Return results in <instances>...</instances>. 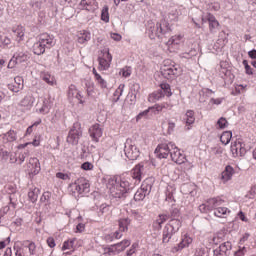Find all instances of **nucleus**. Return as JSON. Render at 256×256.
Listing matches in <instances>:
<instances>
[{"label": "nucleus", "instance_id": "38", "mask_svg": "<svg viewBox=\"0 0 256 256\" xmlns=\"http://www.w3.org/2000/svg\"><path fill=\"white\" fill-rule=\"evenodd\" d=\"M41 79L45 81L47 85H50V86L57 85V81L55 80V77L49 73H43L41 75Z\"/></svg>", "mask_w": 256, "mask_h": 256}, {"label": "nucleus", "instance_id": "32", "mask_svg": "<svg viewBox=\"0 0 256 256\" xmlns=\"http://www.w3.org/2000/svg\"><path fill=\"white\" fill-rule=\"evenodd\" d=\"M14 37L18 43H21L25 39V27L18 25L12 29Z\"/></svg>", "mask_w": 256, "mask_h": 256}, {"label": "nucleus", "instance_id": "34", "mask_svg": "<svg viewBox=\"0 0 256 256\" xmlns=\"http://www.w3.org/2000/svg\"><path fill=\"white\" fill-rule=\"evenodd\" d=\"M45 48L44 45L38 40L36 43L33 44L32 46V51L34 55H43L45 53Z\"/></svg>", "mask_w": 256, "mask_h": 256}, {"label": "nucleus", "instance_id": "14", "mask_svg": "<svg viewBox=\"0 0 256 256\" xmlns=\"http://www.w3.org/2000/svg\"><path fill=\"white\" fill-rule=\"evenodd\" d=\"M169 145L172 147L170 151L172 161H174V163H177L178 165H183V163H185V161L187 160V158L185 157V153H183L181 149L173 145V143H169Z\"/></svg>", "mask_w": 256, "mask_h": 256}, {"label": "nucleus", "instance_id": "27", "mask_svg": "<svg viewBox=\"0 0 256 256\" xmlns=\"http://www.w3.org/2000/svg\"><path fill=\"white\" fill-rule=\"evenodd\" d=\"M231 215V210L227 207H214V216L220 219H227Z\"/></svg>", "mask_w": 256, "mask_h": 256}, {"label": "nucleus", "instance_id": "1", "mask_svg": "<svg viewBox=\"0 0 256 256\" xmlns=\"http://www.w3.org/2000/svg\"><path fill=\"white\" fill-rule=\"evenodd\" d=\"M166 45L170 53H175L179 51L183 45V52L180 54V57L182 59H192L193 57H195V55H197V50L193 48V43L185 42V36L181 34L170 37L169 40L166 42Z\"/></svg>", "mask_w": 256, "mask_h": 256}, {"label": "nucleus", "instance_id": "8", "mask_svg": "<svg viewBox=\"0 0 256 256\" xmlns=\"http://www.w3.org/2000/svg\"><path fill=\"white\" fill-rule=\"evenodd\" d=\"M169 23H167V21L163 20L159 23H157L153 29L149 30V37L150 39H155L156 37H158V39H161V37H163V35H165L166 33H169Z\"/></svg>", "mask_w": 256, "mask_h": 256}, {"label": "nucleus", "instance_id": "58", "mask_svg": "<svg viewBox=\"0 0 256 256\" xmlns=\"http://www.w3.org/2000/svg\"><path fill=\"white\" fill-rule=\"evenodd\" d=\"M183 164L185 171H191V169L195 167V165H193V162H190L189 160H184Z\"/></svg>", "mask_w": 256, "mask_h": 256}, {"label": "nucleus", "instance_id": "20", "mask_svg": "<svg viewBox=\"0 0 256 256\" xmlns=\"http://www.w3.org/2000/svg\"><path fill=\"white\" fill-rule=\"evenodd\" d=\"M143 169L144 166L142 164H138L131 170V177L134 181L132 185H134V187H137V185L141 183L143 179Z\"/></svg>", "mask_w": 256, "mask_h": 256}, {"label": "nucleus", "instance_id": "63", "mask_svg": "<svg viewBox=\"0 0 256 256\" xmlns=\"http://www.w3.org/2000/svg\"><path fill=\"white\" fill-rule=\"evenodd\" d=\"M245 253H247V249L245 247H242L235 252L234 256H245Z\"/></svg>", "mask_w": 256, "mask_h": 256}, {"label": "nucleus", "instance_id": "64", "mask_svg": "<svg viewBox=\"0 0 256 256\" xmlns=\"http://www.w3.org/2000/svg\"><path fill=\"white\" fill-rule=\"evenodd\" d=\"M15 256H25V248L18 247L16 249Z\"/></svg>", "mask_w": 256, "mask_h": 256}, {"label": "nucleus", "instance_id": "52", "mask_svg": "<svg viewBox=\"0 0 256 256\" xmlns=\"http://www.w3.org/2000/svg\"><path fill=\"white\" fill-rule=\"evenodd\" d=\"M246 197H248V199H255V197H256V185L251 186V188L248 191Z\"/></svg>", "mask_w": 256, "mask_h": 256}, {"label": "nucleus", "instance_id": "19", "mask_svg": "<svg viewBox=\"0 0 256 256\" xmlns=\"http://www.w3.org/2000/svg\"><path fill=\"white\" fill-rule=\"evenodd\" d=\"M68 98L69 99H77V101L80 103V105H83L85 103L83 92L79 89H77V86L75 84H71L68 88Z\"/></svg>", "mask_w": 256, "mask_h": 256}, {"label": "nucleus", "instance_id": "12", "mask_svg": "<svg viewBox=\"0 0 256 256\" xmlns=\"http://www.w3.org/2000/svg\"><path fill=\"white\" fill-rule=\"evenodd\" d=\"M102 53V56L98 58V69L99 71H107V69L111 67V61H113V56L109 52V49L103 50Z\"/></svg>", "mask_w": 256, "mask_h": 256}, {"label": "nucleus", "instance_id": "25", "mask_svg": "<svg viewBox=\"0 0 256 256\" xmlns=\"http://www.w3.org/2000/svg\"><path fill=\"white\" fill-rule=\"evenodd\" d=\"M231 249V242H224L218 247V249L214 250V256H227L231 252Z\"/></svg>", "mask_w": 256, "mask_h": 256}, {"label": "nucleus", "instance_id": "39", "mask_svg": "<svg viewBox=\"0 0 256 256\" xmlns=\"http://www.w3.org/2000/svg\"><path fill=\"white\" fill-rule=\"evenodd\" d=\"M232 137H233V133L231 131H225L220 136V141L223 145H229Z\"/></svg>", "mask_w": 256, "mask_h": 256}, {"label": "nucleus", "instance_id": "23", "mask_svg": "<svg viewBox=\"0 0 256 256\" xmlns=\"http://www.w3.org/2000/svg\"><path fill=\"white\" fill-rule=\"evenodd\" d=\"M38 41H40L46 49H51V47H55V36H53L52 34L42 33L39 35Z\"/></svg>", "mask_w": 256, "mask_h": 256}, {"label": "nucleus", "instance_id": "43", "mask_svg": "<svg viewBox=\"0 0 256 256\" xmlns=\"http://www.w3.org/2000/svg\"><path fill=\"white\" fill-rule=\"evenodd\" d=\"M101 19L104 23H109V6H104L102 8Z\"/></svg>", "mask_w": 256, "mask_h": 256}, {"label": "nucleus", "instance_id": "17", "mask_svg": "<svg viewBox=\"0 0 256 256\" xmlns=\"http://www.w3.org/2000/svg\"><path fill=\"white\" fill-rule=\"evenodd\" d=\"M51 107H53V99L51 96L44 98L42 104L37 103L36 112L40 113V115H47L51 111Z\"/></svg>", "mask_w": 256, "mask_h": 256}, {"label": "nucleus", "instance_id": "60", "mask_svg": "<svg viewBox=\"0 0 256 256\" xmlns=\"http://www.w3.org/2000/svg\"><path fill=\"white\" fill-rule=\"evenodd\" d=\"M194 256H209L205 248H198Z\"/></svg>", "mask_w": 256, "mask_h": 256}, {"label": "nucleus", "instance_id": "7", "mask_svg": "<svg viewBox=\"0 0 256 256\" xmlns=\"http://www.w3.org/2000/svg\"><path fill=\"white\" fill-rule=\"evenodd\" d=\"M153 188V180L151 178H146L141 187L134 194V201H143L147 195L151 193V189Z\"/></svg>", "mask_w": 256, "mask_h": 256}, {"label": "nucleus", "instance_id": "51", "mask_svg": "<svg viewBox=\"0 0 256 256\" xmlns=\"http://www.w3.org/2000/svg\"><path fill=\"white\" fill-rule=\"evenodd\" d=\"M28 251L30 255H37V246L34 242H29Z\"/></svg>", "mask_w": 256, "mask_h": 256}, {"label": "nucleus", "instance_id": "45", "mask_svg": "<svg viewBox=\"0 0 256 256\" xmlns=\"http://www.w3.org/2000/svg\"><path fill=\"white\" fill-rule=\"evenodd\" d=\"M15 59H16V63L21 64V63H25V61H27V59L29 58L25 53L21 52L18 53L16 55H14Z\"/></svg>", "mask_w": 256, "mask_h": 256}, {"label": "nucleus", "instance_id": "21", "mask_svg": "<svg viewBox=\"0 0 256 256\" xmlns=\"http://www.w3.org/2000/svg\"><path fill=\"white\" fill-rule=\"evenodd\" d=\"M88 133L92 141H94L95 143H99V139L103 137V128H101V124L96 123L89 128Z\"/></svg>", "mask_w": 256, "mask_h": 256}, {"label": "nucleus", "instance_id": "53", "mask_svg": "<svg viewBox=\"0 0 256 256\" xmlns=\"http://www.w3.org/2000/svg\"><path fill=\"white\" fill-rule=\"evenodd\" d=\"M122 77H131V67H124L120 70Z\"/></svg>", "mask_w": 256, "mask_h": 256}, {"label": "nucleus", "instance_id": "10", "mask_svg": "<svg viewBox=\"0 0 256 256\" xmlns=\"http://www.w3.org/2000/svg\"><path fill=\"white\" fill-rule=\"evenodd\" d=\"M82 135H83V130H81V124L76 123L73 125V127L69 131L66 141L70 145H77L79 143V139H81Z\"/></svg>", "mask_w": 256, "mask_h": 256}, {"label": "nucleus", "instance_id": "41", "mask_svg": "<svg viewBox=\"0 0 256 256\" xmlns=\"http://www.w3.org/2000/svg\"><path fill=\"white\" fill-rule=\"evenodd\" d=\"M160 88L163 93V97H171V95H173V92H171V85H169L168 83H162L160 84Z\"/></svg>", "mask_w": 256, "mask_h": 256}, {"label": "nucleus", "instance_id": "49", "mask_svg": "<svg viewBox=\"0 0 256 256\" xmlns=\"http://www.w3.org/2000/svg\"><path fill=\"white\" fill-rule=\"evenodd\" d=\"M125 89V84H120L118 88L114 92V97H116V101H119L121 99V95H123V91Z\"/></svg>", "mask_w": 256, "mask_h": 256}, {"label": "nucleus", "instance_id": "16", "mask_svg": "<svg viewBox=\"0 0 256 256\" xmlns=\"http://www.w3.org/2000/svg\"><path fill=\"white\" fill-rule=\"evenodd\" d=\"M78 247H81V240L77 238H70L63 242L62 251H70L66 252V255H71V253H74Z\"/></svg>", "mask_w": 256, "mask_h": 256}, {"label": "nucleus", "instance_id": "22", "mask_svg": "<svg viewBox=\"0 0 256 256\" xmlns=\"http://www.w3.org/2000/svg\"><path fill=\"white\" fill-rule=\"evenodd\" d=\"M169 147H171V145H169L167 143L159 144L155 149V155L159 159H167V157H169V155H171V149Z\"/></svg>", "mask_w": 256, "mask_h": 256}, {"label": "nucleus", "instance_id": "13", "mask_svg": "<svg viewBox=\"0 0 256 256\" xmlns=\"http://www.w3.org/2000/svg\"><path fill=\"white\" fill-rule=\"evenodd\" d=\"M130 245H131V240L124 239L121 242L107 248L106 253L107 255H117V253H121L125 251V249Z\"/></svg>", "mask_w": 256, "mask_h": 256}, {"label": "nucleus", "instance_id": "26", "mask_svg": "<svg viewBox=\"0 0 256 256\" xmlns=\"http://www.w3.org/2000/svg\"><path fill=\"white\" fill-rule=\"evenodd\" d=\"M235 175V169L231 165H227L224 169V171L221 173L220 179L222 183H227L228 181H231L233 179V176Z\"/></svg>", "mask_w": 256, "mask_h": 256}, {"label": "nucleus", "instance_id": "56", "mask_svg": "<svg viewBox=\"0 0 256 256\" xmlns=\"http://www.w3.org/2000/svg\"><path fill=\"white\" fill-rule=\"evenodd\" d=\"M93 163L91 162H84L81 165V169H83V171H93Z\"/></svg>", "mask_w": 256, "mask_h": 256}, {"label": "nucleus", "instance_id": "42", "mask_svg": "<svg viewBox=\"0 0 256 256\" xmlns=\"http://www.w3.org/2000/svg\"><path fill=\"white\" fill-rule=\"evenodd\" d=\"M186 125H193L195 123V112L188 110L185 115Z\"/></svg>", "mask_w": 256, "mask_h": 256}, {"label": "nucleus", "instance_id": "6", "mask_svg": "<svg viewBox=\"0 0 256 256\" xmlns=\"http://www.w3.org/2000/svg\"><path fill=\"white\" fill-rule=\"evenodd\" d=\"M70 189L72 193H77L78 195H83L89 193L91 189V184H89V180L84 177H80L74 181V183L70 184Z\"/></svg>", "mask_w": 256, "mask_h": 256}, {"label": "nucleus", "instance_id": "54", "mask_svg": "<svg viewBox=\"0 0 256 256\" xmlns=\"http://www.w3.org/2000/svg\"><path fill=\"white\" fill-rule=\"evenodd\" d=\"M10 155L11 154L7 150L3 149V146H0V157L4 159V161H7Z\"/></svg>", "mask_w": 256, "mask_h": 256}, {"label": "nucleus", "instance_id": "31", "mask_svg": "<svg viewBox=\"0 0 256 256\" xmlns=\"http://www.w3.org/2000/svg\"><path fill=\"white\" fill-rule=\"evenodd\" d=\"M92 74L94 75V80L96 81V85H98L100 89H107V80H105L103 76H101V74L97 72V69L93 68Z\"/></svg>", "mask_w": 256, "mask_h": 256}, {"label": "nucleus", "instance_id": "24", "mask_svg": "<svg viewBox=\"0 0 256 256\" xmlns=\"http://www.w3.org/2000/svg\"><path fill=\"white\" fill-rule=\"evenodd\" d=\"M23 87H25V84L21 76H16L14 83L8 84V89L12 91V93H19V91L23 90Z\"/></svg>", "mask_w": 256, "mask_h": 256}, {"label": "nucleus", "instance_id": "36", "mask_svg": "<svg viewBox=\"0 0 256 256\" xmlns=\"http://www.w3.org/2000/svg\"><path fill=\"white\" fill-rule=\"evenodd\" d=\"M87 41H91V33L87 31L80 32L78 35V43H80V45H83L87 43Z\"/></svg>", "mask_w": 256, "mask_h": 256}, {"label": "nucleus", "instance_id": "37", "mask_svg": "<svg viewBox=\"0 0 256 256\" xmlns=\"http://www.w3.org/2000/svg\"><path fill=\"white\" fill-rule=\"evenodd\" d=\"M160 99H163V91H156L148 96L149 103H157Z\"/></svg>", "mask_w": 256, "mask_h": 256}, {"label": "nucleus", "instance_id": "40", "mask_svg": "<svg viewBox=\"0 0 256 256\" xmlns=\"http://www.w3.org/2000/svg\"><path fill=\"white\" fill-rule=\"evenodd\" d=\"M28 198L31 201V203H37V199L39 198V189H30L28 192Z\"/></svg>", "mask_w": 256, "mask_h": 256}, {"label": "nucleus", "instance_id": "11", "mask_svg": "<svg viewBox=\"0 0 256 256\" xmlns=\"http://www.w3.org/2000/svg\"><path fill=\"white\" fill-rule=\"evenodd\" d=\"M223 203H225V200L221 197L210 198L205 204L199 206V211L201 213H208V211H213L215 207H219L220 205H223Z\"/></svg>", "mask_w": 256, "mask_h": 256}, {"label": "nucleus", "instance_id": "3", "mask_svg": "<svg viewBox=\"0 0 256 256\" xmlns=\"http://www.w3.org/2000/svg\"><path fill=\"white\" fill-rule=\"evenodd\" d=\"M181 220L179 219H171L169 223H167L162 232V243L167 244L173 238L175 233H178L181 229Z\"/></svg>", "mask_w": 256, "mask_h": 256}, {"label": "nucleus", "instance_id": "5", "mask_svg": "<svg viewBox=\"0 0 256 256\" xmlns=\"http://www.w3.org/2000/svg\"><path fill=\"white\" fill-rule=\"evenodd\" d=\"M124 153L130 161H137L141 155V150H139L133 139L128 138L125 142Z\"/></svg>", "mask_w": 256, "mask_h": 256}, {"label": "nucleus", "instance_id": "59", "mask_svg": "<svg viewBox=\"0 0 256 256\" xmlns=\"http://www.w3.org/2000/svg\"><path fill=\"white\" fill-rule=\"evenodd\" d=\"M46 243H47L48 247H50V249H54V247L57 246V244L55 243V238H53V237H48L46 240Z\"/></svg>", "mask_w": 256, "mask_h": 256}, {"label": "nucleus", "instance_id": "44", "mask_svg": "<svg viewBox=\"0 0 256 256\" xmlns=\"http://www.w3.org/2000/svg\"><path fill=\"white\" fill-rule=\"evenodd\" d=\"M229 127V122L227 121V118L221 117L217 121V128L218 129H227Z\"/></svg>", "mask_w": 256, "mask_h": 256}, {"label": "nucleus", "instance_id": "50", "mask_svg": "<svg viewBox=\"0 0 256 256\" xmlns=\"http://www.w3.org/2000/svg\"><path fill=\"white\" fill-rule=\"evenodd\" d=\"M242 64L244 65L246 75H253V68H251L249 62L247 60H243Z\"/></svg>", "mask_w": 256, "mask_h": 256}, {"label": "nucleus", "instance_id": "62", "mask_svg": "<svg viewBox=\"0 0 256 256\" xmlns=\"http://www.w3.org/2000/svg\"><path fill=\"white\" fill-rule=\"evenodd\" d=\"M9 243H11V238L8 237L5 240L0 241V250L1 249H5L7 245H9Z\"/></svg>", "mask_w": 256, "mask_h": 256}, {"label": "nucleus", "instance_id": "46", "mask_svg": "<svg viewBox=\"0 0 256 256\" xmlns=\"http://www.w3.org/2000/svg\"><path fill=\"white\" fill-rule=\"evenodd\" d=\"M34 101H35V98H33L32 96H26L21 101V104L23 105V107H31Z\"/></svg>", "mask_w": 256, "mask_h": 256}, {"label": "nucleus", "instance_id": "18", "mask_svg": "<svg viewBox=\"0 0 256 256\" xmlns=\"http://www.w3.org/2000/svg\"><path fill=\"white\" fill-rule=\"evenodd\" d=\"M28 173L30 177H35V175H39L41 173V162H39L38 158H30L28 162Z\"/></svg>", "mask_w": 256, "mask_h": 256}, {"label": "nucleus", "instance_id": "48", "mask_svg": "<svg viewBox=\"0 0 256 256\" xmlns=\"http://www.w3.org/2000/svg\"><path fill=\"white\" fill-rule=\"evenodd\" d=\"M85 85L86 93L88 97H91V95H93V90L95 89V83H93V81H87Z\"/></svg>", "mask_w": 256, "mask_h": 256}, {"label": "nucleus", "instance_id": "61", "mask_svg": "<svg viewBox=\"0 0 256 256\" xmlns=\"http://www.w3.org/2000/svg\"><path fill=\"white\" fill-rule=\"evenodd\" d=\"M17 65H18L17 60L15 59V56H13L11 58V60L9 61L7 67H8V69H15V66H17Z\"/></svg>", "mask_w": 256, "mask_h": 256}, {"label": "nucleus", "instance_id": "2", "mask_svg": "<svg viewBox=\"0 0 256 256\" xmlns=\"http://www.w3.org/2000/svg\"><path fill=\"white\" fill-rule=\"evenodd\" d=\"M135 189V185L131 182V178H120L112 181V186L110 187V193L112 197L116 199H121L131 193Z\"/></svg>", "mask_w": 256, "mask_h": 256}, {"label": "nucleus", "instance_id": "4", "mask_svg": "<svg viewBox=\"0 0 256 256\" xmlns=\"http://www.w3.org/2000/svg\"><path fill=\"white\" fill-rule=\"evenodd\" d=\"M161 73L165 79H175V77L181 75V67L172 60L167 59L163 62Z\"/></svg>", "mask_w": 256, "mask_h": 256}, {"label": "nucleus", "instance_id": "30", "mask_svg": "<svg viewBox=\"0 0 256 256\" xmlns=\"http://www.w3.org/2000/svg\"><path fill=\"white\" fill-rule=\"evenodd\" d=\"M80 7L85 11L93 12L97 9V0H81Z\"/></svg>", "mask_w": 256, "mask_h": 256}, {"label": "nucleus", "instance_id": "35", "mask_svg": "<svg viewBox=\"0 0 256 256\" xmlns=\"http://www.w3.org/2000/svg\"><path fill=\"white\" fill-rule=\"evenodd\" d=\"M3 141L4 143H13V141H17V133L13 130L8 131L3 135Z\"/></svg>", "mask_w": 256, "mask_h": 256}, {"label": "nucleus", "instance_id": "28", "mask_svg": "<svg viewBox=\"0 0 256 256\" xmlns=\"http://www.w3.org/2000/svg\"><path fill=\"white\" fill-rule=\"evenodd\" d=\"M206 19L209 23V31L210 33H216L217 29H219V21H217V18L213 16V14L208 13L206 15Z\"/></svg>", "mask_w": 256, "mask_h": 256}, {"label": "nucleus", "instance_id": "57", "mask_svg": "<svg viewBox=\"0 0 256 256\" xmlns=\"http://www.w3.org/2000/svg\"><path fill=\"white\" fill-rule=\"evenodd\" d=\"M175 127H176L175 122L169 120V121H168L167 134H168V135H171V133H173V131H175Z\"/></svg>", "mask_w": 256, "mask_h": 256}, {"label": "nucleus", "instance_id": "33", "mask_svg": "<svg viewBox=\"0 0 256 256\" xmlns=\"http://www.w3.org/2000/svg\"><path fill=\"white\" fill-rule=\"evenodd\" d=\"M129 225H131V219L129 218H120L118 220V227L121 233L129 231Z\"/></svg>", "mask_w": 256, "mask_h": 256}, {"label": "nucleus", "instance_id": "47", "mask_svg": "<svg viewBox=\"0 0 256 256\" xmlns=\"http://www.w3.org/2000/svg\"><path fill=\"white\" fill-rule=\"evenodd\" d=\"M247 91V85L243 86L242 84H238L235 86V91L232 92V95H241V93H245Z\"/></svg>", "mask_w": 256, "mask_h": 256}, {"label": "nucleus", "instance_id": "9", "mask_svg": "<svg viewBox=\"0 0 256 256\" xmlns=\"http://www.w3.org/2000/svg\"><path fill=\"white\" fill-rule=\"evenodd\" d=\"M193 245V237L189 233H182L180 242L171 248V253H179Z\"/></svg>", "mask_w": 256, "mask_h": 256}, {"label": "nucleus", "instance_id": "29", "mask_svg": "<svg viewBox=\"0 0 256 256\" xmlns=\"http://www.w3.org/2000/svg\"><path fill=\"white\" fill-rule=\"evenodd\" d=\"M167 221H169V215L160 214L153 222V229H155V231H161L163 223H166Z\"/></svg>", "mask_w": 256, "mask_h": 256}, {"label": "nucleus", "instance_id": "15", "mask_svg": "<svg viewBox=\"0 0 256 256\" xmlns=\"http://www.w3.org/2000/svg\"><path fill=\"white\" fill-rule=\"evenodd\" d=\"M230 151L232 153V157H244L247 153V149H245V145L241 140H236L231 143Z\"/></svg>", "mask_w": 256, "mask_h": 256}, {"label": "nucleus", "instance_id": "55", "mask_svg": "<svg viewBox=\"0 0 256 256\" xmlns=\"http://www.w3.org/2000/svg\"><path fill=\"white\" fill-rule=\"evenodd\" d=\"M56 178L61 179L62 181H67V180L71 179V177H69V174L63 173V172H57Z\"/></svg>", "mask_w": 256, "mask_h": 256}]
</instances>
